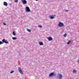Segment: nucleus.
<instances>
[{
    "label": "nucleus",
    "instance_id": "nucleus-7",
    "mask_svg": "<svg viewBox=\"0 0 79 79\" xmlns=\"http://www.w3.org/2000/svg\"><path fill=\"white\" fill-rule=\"evenodd\" d=\"M47 39L49 41H51V40H53V39H52L51 37H48Z\"/></svg>",
    "mask_w": 79,
    "mask_h": 79
},
{
    "label": "nucleus",
    "instance_id": "nucleus-26",
    "mask_svg": "<svg viewBox=\"0 0 79 79\" xmlns=\"http://www.w3.org/2000/svg\"><path fill=\"white\" fill-rule=\"evenodd\" d=\"M66 0V1L67 0Z\"/></svg>",
    "mask_w": 79,
    "mask_h": 79
},
{
    "label": "nucleus",
    "instance_id": "nucleus-10",
    "mask_svg": "<svg viewBox=\"0 0 79 79\" xmlns=\"http://www.w3.org/2000/svg\"><path fill=\"white\" fill-rule=\"evenodd\" d=\"M3 5H4V6H8V4H7V3L6 2H4L3 3Z\"/></svg>",
    "mask_w": 79,
    "mask_h": 79
},
{
    "label": "nucleus",
    "instance_id": "nucleus-13",
    "mask_svg": "<svg viewBox=\"0 0 79 79\" xmlns=\"http://www.w3.org/2000/svg\"><path fill=\"white\" fill-rule=\"evenodd\" d=\"M12 39H13V40H16V39H17V38H16L15 37H12Z\"/></svg>",
    "mask_w": 79,
    "mask_h": 79
},
{
    "label": "nucleus",
    "instance_id": "nucleus-5",
    "mask_svg": "<svg viewBox=\"0 0 79 79\" xmlns=\"http://www.w3.org/2000/svg\"><path fill=\"white\" fill-rule=\"evenodd\" d=\"M22 3L23 5H26L27 4V2L26 0H21Z\"/></svg>",
    "mask_w": 79,
    "mask_h": 79
},
{
    "label": "nucleus",
    "instance_id": "nucleus-19",
    "mask_svg": "<svg viewBox=\"0 0 79 79\" xmlns=\"http://www.w3.org/2000/svg\"><path fill=\"white\" fill-rule=\"evenodd\" d=\"M42 26H40V25H39V27L40 28H42Z\"/></svg>",
    "mask_w": 79,
    "mask_h": 79
},
{
    "label": "nucleus",
    "instance_id": "nucleus-24",
    "mask_svg": "<svg viewBox=\"0 0 79 79\" xmlns=\"http://www.w3.org/2000/svg\"><path fill=\"white\" fill-rule=\"evenodd\" d=\"M3 24L4 25V26H6V24L4 23H3Z\"/></svg>",
    "mask_w": 79,
    "mask_h": 79
},
{
    "label": "nucleus",
    "instance_id": "nucleus-6",
    "mask_svg": "<svg viewBox=\"0 0 79 79\" xmlns=\"http://www.w3.org/2000/svg\"><path fill=\"white\" fill-rule=\"evenodd\" d=\"M2 41L3 42H4V43H5V44H8V42L7 41V40H5V39H3L2 40Z\"/></svg>",
    "mask_w": 79,
    "mask_h": 79
},
{
    "label": "nucleus",
    "instance_id": "nucleus-12",
    "mask_svg": "<svg viewBox=\"0 0 79 79\" xmlns=\"http://www.w3.org/2000/svg\"><path fill=\"white\" fill-rule=\"evenodd\" d=\"M73 73H77V71L75 69H73Z\"/></svg>",
    "mask_w": 79,
    "mask_h": 79
},
{
    "label": "nucleus",
    "instance_id": "nucleus-20",
    "mask_svg": "<svg viewBox=\"0 0 79 79\" xmlns=\"http://www.w3.org/2000/svg\"><path fill=\"white\" fill-rule=\"evenodd\" d=\"M70 42H71V41L69 40L68 43H67V44H70Z\"/></svg>",
    "mask_w": 79,
    "mask_h": 79
},
{
    "label": "nucleus",
    "instance_id": "nucleus-15",
    "mask_svg": "<svg viewBox=\"0 0 79 79\" xmlns=\"http://www.w3.org/2000/svg\"><path fill=\"white\" fill-rule=\"evenodd\" d=\"M66 35H67V34H66V33H65L64 35V37H66Z\"/></svg>",
    "mask_w": 79,
    "mask_h": 79
},
{
    "label": "nucleus",
    "instance_id": "nucleus-1",
    "mask_svg": "<svg viewBox=\"0 0 79 79\" xmlns=\"http://www.w3.org/2000/svg\"><path fill=\"white\" fill-rule=\"evenodd\" d=\"M58 26L59 27H61L64 26V24L63 23L59 22L58 24Z\"/></svg>",
    "mask_w": 79,
    "mask_h": 79
},
{
    "label": "nucleus",
    "instance_id": "nucleus-11",
    "mask_svg": "<svg viewBox=\"0 0 79 79\" xmlns=\"http://www.w3.org/2000/svg\"><path fill=\"white\" fill-rule=\"evenodd\" d=\"M39 44L40 45H44V44L42 42H39Z\"/></svg>",
    "mask_w": 79,
    "mask_h": 79
},
{
    "label": "nucleus",
    "instance_id": "nucleus-2",
    "mask_svg": "<svg viewBox=\"0 0 79 79\" xmlns=\"http://www.w3.org/2000/svg\"><path fill=\"white\" fill-rule=\"evenodd\" d=\"M18 70L21 74H23V71L22 70V69H21V67H19Z\"/></svg>",
    "mask_w": 79,
    "mask_h": 79
},
{
    "label": "nucleus",
    "instance_id": "nucleus-25",
    "mask_svg": "<svg viewBox=\"0 0 79 79\" xmlns=\"http://www.w3.org/2000/svg\"><path fill=\"white\" fill-rule=\"evenodd\" d=\"M54 16H55V15H53Z\"/></svg>",
    "mask_w": 79,
    "mask_h": 79
},
{
    "label": "nucleus",
    "instance_id": "nucleus-3",
    "mask_svg": "<svg viewBox=\"0 0 79 79\" xmlns=\"http://www.w3.org/2000/svg\"><path fill=\"white\" fill-rule=\"evenodd\" d=\"M57 77L59 79H61L63 77V76L60 74L59 73Z\"/></svg>",
    "mask_w": 79,
    "mask_h": 79
},
{
    "label": "nucleus",
    "instance_id": "nucleus-23",
    "mask_svg": "<svg viewBox=\"0 0 79 79\" xmlns=\"http://www.w3.org/2000/svg\"><path fill=\"white\" fill-rule=\"evenodd\" d=\"M68 11H69V10H65V12H68Z\"/></svg>",
    "mask_w": 79,
    "mask_h": 79
},
{
    "label": "nucleus",
    "instance_id": "nucleus-8",
    "mask_svg": "<svg viewBox=\"0 0 79 79\" xmlns=\"http://www.w3.org/2000/svg\"><path fill=\"white\" fill-rule=\"evenodd\" d=\"M49 18H50L51 19H54V16L53 15H52L49 17Z\"/></svg>",
    "mask_w": 79,
    "mask_h": 79
},
{
    "label": "nucleus",
    "instance_id": "nucleus-17",
    "mask_svg": "<svg viewBox=\"0 0 79 79\" xmlns=\"http://www.w3.org/2000/svg\"><path fill=\"white\" fill-rule=\"evenodd\" d=\"M3 44V43L2 42V41H0V45H1V44Z\"/></svg>",
    "mask_w": 79,
    "mask_h": 79
},
{
    "label": "nucleus",
    "instance_id": "nucleus-22",
    "mask_svg": "<svg viewBox=\"0 0 79 79\" xmlns=\"http://www.w3.org/2000/svg\"><path fill=\"white\" fill-rule=\"evenodd\" d=\"M14 73V71H11L10 72V74H12V73Z\"/></svg>",
    "mask_w": 79,
    "mask_h": 79
},
{
    "label": "nucleus",
    "instance_id": "nucleus-14",
    "mask_svg": "<svg viewBox=\"0 0 79 79\" xmlns=\"http://www.w3.org/2000/svg\"><path fill=\"white\" fill-rule=\"evenodd\" d=\"M27 31H28V32H31V30L30 29H27Z\"/></svg>",
    "mask_w": 79,
    "mask_h": 79
},
{
    "label": "nucleus",
    "instance_id": "nucleus-21",
    "mask_svg": "<svg viewBox=\"0 0 79 79\" xmlns=\"http://www.w3.org/2000/svg\"><path fill=\"white\" fill-rule=\"evenodd\" d=\"M56 73H53V76H56Z\"/></svg>",
    "mask_w": 79,
    "mask_h": 79
},
{
    "label": "nucleus",
    "instance_id": "nucleus-18",
    "mask_svg": "<svg viewBox=\"0 0 79 79\" xmlns=\"http://www.w3.org/2000/svg\"><path fill=\"white\" fill-rule=\"evenodd\" d=\"M18 0H15V3H18Z\"/></svg>",
    "mask_w": 79,
    "mask_h": 79
},
{
    "label": "nucleus",
    "instance_id": "nucleus-4",
    "mask_svg": "<svg viewBox=\"0 0 79 79\" xmlns=\"http://www.w3.org/2000/svg\"><path fill=\"white\" fill-rule=\"evenodd\" d=\"M25 10H26V12H30V9H29V7H28V6L26 7L25 8Z\"/></svg>",
    "mask_w": 79,
    "mask_h": 79
},
{
    "label": "nucleus",
    "instance_id": "nucleus-9",
    "mask_svg": "<svg viewBox=\"0 0 79 79\" xmlns=\"http://www.w3.org/2000/svg\"><path fill=\"white\" fill-rule=\"evenodd\" d=\"M53 73H50L49 75V77H52V76H53Z\"/></svg>",
    "mask_w": 79,
    "mask_h": 79
},
{
    "label": "nucleus",
    "instance_id": "nucleus-16",
    "mask_svg": "<svg viewBox=\"0 0 79 79\" xmlns=\"http://www.w3.org/2000/svg\"><path fill=\"white\" fill-rule=\"evenodd\" d=\"M13 35H15V32L14 31H13Z\"/></svg>",
    "mask_w": 79,
    "mask_h": 79
}]
</instances>
